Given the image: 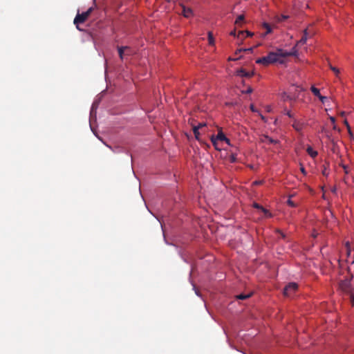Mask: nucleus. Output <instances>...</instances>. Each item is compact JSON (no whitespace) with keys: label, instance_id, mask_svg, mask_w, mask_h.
<instances>
[{"label":"nucleus","instance_id":"f257e3e1","mask_svg":"<svg viewBox=\"0 0 354 354\" xmlns=\"http://www.w3.org/2000/svg\"><path fill=\"white\" fill-rule=\"evenodd\" d=\"M288 55H290V53H283L282 49H278L275 52L269 53L267 56L257 59L256 63L263 66H268L276 62L283 63V61L281 59L286 57Z\"/></svg>","mask_w":354,"mask_h":354},{"label":"nucleus","instance_id":"f03ea898","mask_svg":"<svg viewBox=\"0 0 354 354\" xmlns=\"http://www.w3.org/2000/svg\"><path fill=\"white\" fill-rule=\"evenodd\" d=\"M211 142L217 151H221V148L218 147V144H225L226 146L230 145V140L225 136L221 130L218 131V134L211 136Z\"/></svg>","mask_w":354,"mask_h":354},{"label":"nucleus","instance_id":"7ed1b4c3","mask_svg":"<svg viewBox=\"0 0 354 354\" xmlns=\"http://www.w3.org/2000/svg\"><path fill=\"white\" fill-rule=\"evenodd\" d=\"M93 8H89L86 12H83L81 14H77L74 19V24L77 25L78 24L84 23L93 12ZM77 28L79 29L78 26Z\"/></svg>","mask_w":354,"mask_h":354},{"label":"nucleus","instance_id":"20e7f679","mask_svg":"<svg viewBox=\"0 0 354 354\" xmlns=\"http://www.w3.org/2000/svg\"><path fill=\"white\" fill-rule=\"evenodd\" d=\"M261 142L265 145H272L275 148H278L279 145L278 140L273 139L266 135H263L261 136Z\"/></svg>","mask_w":354,"mask_h":354},{"label":"nucleus","instance_id":"39448f33","mask_svg":"<svg viewBox=\"0 0 354 354\" xmlns=\"http://www.w3.org/2000/svg\"><path fill=\"white\" fill-rule=\"evenodd\" d=\"M298 288V286L296 283H290L286 285L283 290V294L286 296H290L293 292H295Z\"/></svg>","mask_w":354,"mask_h":354},{"label":"nucleus","instance_id":"423d86ee","mask_svg":"<svg viewBox=\"0 0 354 354\" xmlns=\"http://www.w3.org/2000/svg\"><path fill=\"white\" fill-rule=\"evenodd\" d=\"M339 288L346 292H350L351 290V282L348 279L342 281L339 283Z\"/></svg>","mask_w":354,"mask_h":354},{"label":"nucleus","instance_id":"0eeeda50","mask_svg":"<svg viewBox=\"0 0 354 354\" xmlns=\"http://www.w3.org/2000/svg\"><path fill=\"white\" fill-rule=\"evenodd\" d=\"M292 126L297 132L301 133L302 130L305 126V124L299 120L293 119V122H292Z\"/></svg>","mask_w":354,"mask_h":354},{"label":"nucleus","instance_id":"6e6552de","mask_svg":"<svg viewBox=\"0 0 354 354\" xmlns=\"http://www.w3.org/2000/svg\"><path fill=\"white\" fill-rule=\"evenodd\" d=\"M181 14L186 18H189L193 16V11L190 8H187L185 6H182Z\"/></svg>","mask_w":354,"mask_h":354},{"label":"nucleus","instance_id":"1a4fd4ad","mask_svg":"<svg viewBox=\"0 0 354 354\" xmlns=\"http://www.w3.org/2000/svg\"><path fill=\"white\" fill-rule=\"evenodd\" d=\"M254 74V72H248L243 68H240L236 71V75L241 77H251Z\"/></svg>","mask_w":354,"mask_h":354},{"label":"nucleus","instance_id":"9d476101","mask_svg":"<svg viewBox=\"0 0 354 354\" xmlns=\"http://www.w3.org/2000/svg\"><path fill=\"white\" fill-rule=\"evenodd\" d=\"M118 51L121 60H124L125 59V51H129V46H121L118 47Z\"/></svg>","mask_w":354,"mask_h":354},{"label":"nucleus","instance_id":"9b49d317","mask_svg":"<svg viewBox=\"0 0 354 354\" xmlns=\"http://www.w3.org/2000/svg\"><path fill=\"white\" fill-rule=\"evenodd\" d=\"M205 123H199L198 126H195L193 127V131L196 139H199V129H202L203 127H205Z\"/></svg>","mask_w":354,"mask_h":354},{"label":"nucleus","instance_id":"f8f14e48","mask_svg":"<svg viewBox=\"0 0 354 354\" xmlns=\"http://www.w3.org/2000/svg\"><path fill=\"white\" fill-rule=\"evenodd\" d=\"M310 90L312 91V93L317 97H318L319 98V100L324 102V100L326 98V97H324L322 95H321L320 94V92H319V90L318 88H317L315 86H311L310 88Z\"/></svg>","mask_w":354,"mask_h":354},{"label":"nucleus","instance_id":"ddd939ff","mask_svg":"<svg viewBox=\"0 0 354 354\" xmlns=\"http://www.w3.org/2000/svg\"><path fill=\"white\" fill-rule=\"evenodd\" d=\"M308 30H307V29H305L304 30V35L302 36L301 39L297 42L296 46L305 44L306 43L307 39H308Z\"/></svg>","mask_w":354,"mask_h":354},{"label":"nucleus","instance_id":"4468645a","mask_svg":"<svg viewBox=\"0 0 354 354\" xmlns=\"http://www.w3.org/2000/svg\"><path fill=\"white\" fill-rule=\"evenodd\" d=\"M263 27L266 30V32H265L264 35H266L272 32V28L268 23H263Z\"/></svg>","mask_w":354,"mask_h":354},{"label":"nucleus","instance_id":"2eb2a0df","mask_svg":"<svg viewBox=\"0 0 354 354\" xmlns=\"http://www.w3.org/2000/svg\"><path fill=\"white\" fill-rule=\"evenodd\" d=\"M297 46H295V47H293L290 52L283 51V53H290V55H288L286 57L297 55V50L296 49Z\"/></svg>","mask_w":354,"mask_h":354},{"label":"nucleus","instance_id":"dca6fc26","mask_svg":"<svg viewBox=\"0 0 354 354\" xmlns=\"http://www.w3.org/2000/svg\"><path fill=\"white\" fill-rule=\"evenodd\" d=\"M243 20H244V16L239 15L236 19L235 24L236 26H239V24H241L243 21Z\"/></svg>","mask_w":354,"mask_h":354},{"label":"nucleus","instance_id":"f3484780","mask_svg":"<svg viewBox=\"0 0 354 354\" xmlns=\"http://www.w3.org/2000/svg\"><path fill=\"white\" fill-rule=\"evenodd\" d=\"M240 35H245V37H250L252 35V33L249 31L240 30L238 32L237 37H239Z\"/></svg>","mask_w":354,"mask_h":354},{"label":"nucleus","instance_id":"a211bd4d","mask_svg":"<svg viewBox=\"0 0 354 354\" xmlns=\"http://www.w3.org/2000/svg\"><path fill=\"white\" fill-rule=\"evenodd\" d=\"M329 67H330V70L335 74V75L338 76V75L339 73V70L337 68L332 66L331 64H329Z\"/></svg>","mask_w":354,"mask_h":354},{"label":"nucleus","instance_id":"6ab92c4d","mask_svg":"<svg viewBox=\"0 0 354 354\" xmlns=\"http://www.w3.org/2000/svg\"><path fill=\"white\" fill-rule=\"evenodd\" d=\"M208 40H209V44L210 45H214V40L213 35L211 32H208Z\"/></svg>","mask_w":354,"mask_h":354},{"label":"nucleus","instance_id":"aec40b11","mask_svg":"<svg viewBox=\"0 0 354 354\" xmlns=\"http://www.w3.org/2000/svg\"><path fill=\"white\" fill-rule=\"evenodd\" d=\"M250 297V295L240 294V295L236 296V298L238 299L243 300V299L249 298Z\"/></svg>","mask_w":354,"mask_h":354},{"label":"nucleus","instance_id":"412c9836","mask_svg":"<svg viewBox=\"0 0 354 354\" xmlns=\"http://www.w3.org/2000/svg\"><path fill=\"white\" fill-rule=\"evenodd\" d=\"M288 17H289L288 15H281V16L278 17L277 21L279 22H282V21H284L285 20H286L287 19H288Z\"/></svg>","mask_w":354,"mask_h":354},{"label":"nucleus","instance_id":"4be33fe9","mask_svg":"<svg viewBox=\"0 0 354 354\" xmlns=\"http://www.w3.org/2000/svg\"><path fill=\"white\" fill-rule=\"evenodd\" d=\"M306 150L308 153V155H317V151H313V148L310 147H308Z\"/></svg>","mask_w":354,"mask_h":354},{"label":"nucleus","instance_id":"5701e85b","mask_svg":"<svg viewBox=\"0 0 354 354\" xmlns=\"http://www.w3.org/2000/svg\"><path fill=\"white\" fill-rule=\"evenodd\" d=\"M262 212L264 213V214L266 217L270 218L272 216V214L269 212V210L265 209L264 207H263Z\"/></svg>","mask_w":354,"mask_h":354},{"label":"nucleus","instance_id":"b1692460","mask_svg":"<svg viewBox=\"0 0 354 354\" xmlns=\"http://www.w3.org/2000/svg\"><path fill=\"white\" fill-rule=\"evenodd\" d=\"M282 99L284 100V101H286V100H292V97L288 95L286 93H283V95H282Z\"/></svg>","mask_w":354,"mask_h":354},{"label":"nucleus","instance_id":"393cba45","mask_svg":"<svg viewBox=\"0 0 354 354\" xmlns=\"http://www.w3.org/2000/svg\"><path fill=\"white\" fill-rule=\"evenodd\" d=\"M322 133L328 138L330 140L331 135L330 134V132L326 130L325 128L322 129Z\"/></svg>","mask_w":354,"mask_h":354},{"label":"nucleus","instance_id":"a878e982","mask_svg":"<svg viewBox=\"0 0 354 354\" xmlns=\"http://www.w3.org/2000/svg\"><path fill=\"white\" fill-rule=\"evenodd\" d=\"M287 203L289 206L292 207H295L297 206L296 203L292 201L290 198H289L288 201H287Z\"/></svg>","mask_w":354,"mask_h":354},{"label":"nucleus","instance_id":"bb28decb","mask_svg":"<svg viewBox=\"0 0 354 354\" xmlns=\"http://www.w3.org/2000/svg\"><path fill=\"white\" fill-rule=\"evenodd\" d=\"M225 158H229V161L230 162H234L235 161H236V156H225Z\"/></svg>","mask_w":354,"mask_h":354},{"label":"nucleus","instance_id":"cd10ccee","mask_svg":"<svg viewBox=\"0 0 354 354\" xmlns=\"http://www.w3.org/2000/svg\"><path fill=\"white\" fill-rule=\"evenodd\" d=\"M253 207L256 209H261V211L263 210V207L260 205L259 204L257 203H254L253 204Z\"/></svg>","mask_w":354,"mask_h":354},{"label":"nucleus","instance_id":"c85d7f7f","mask_svg":"<svg viewBox=\"0 0 354 354\" xmlns=\"http://www.w3.org/2000/svg\"><path fill=\"white\" fill-rule=\"evenodd\" d=\"M132 53H133V51L131 49V48H129V51H125V59H127V57L131 56L132 55Z\"/></svg>","mask_w":354,"mask_h":354},{"label":"nucleus","instance_id":"c756f323","mask_svg":"<svg viewBox=\"0 0 354 354\" xmlns=\"http://www.w3.org/2000/svg\"><path fill=\"white\" fill-rule=\"evenodd\" d=\"M284 111H285V114L286 115H288L290 118H293V115L292 114V113L290 111L285 110Z\"/></svg>","mask_w":354,"mask_h":354},{"label":"nucleus","instance_id":"7c9ffc66","mask_svg":"<svg viewBox=\"0 0 354 354\" xmlns=\"http://www.w3.org/2000/svg\"><path fill=\"white\" fill-rule=\"evenodd\" d=\"M263 183V180H256L252 183L254 185H260Z\"/></svg>","mask_w":354,"mask_h":354},{"label":"nucleus","instance_id":"2f4dec72","mask_svg":"<svg viewBox=\"0 0 354 354\" xmlns=\"http://www.w3.org/2000/svg\"><path fill=\"white\" fill-rule=\"evenodd\" d=\"M333 130H334V131H337V132H339V131H340L339 128H338V127L336 126V124H333Z\"/></svg>","mask_w":354,"mask_h":354},{"label":"nucleus","instance_id":"473e14b6","mask_svg":"<svg viewBox=\"0 0 354 354\" xmlns=\"http://www.w3.org/2000/svg\"><path fill=\"white\" fill-rule=\"evenodd\" d=\"M342 167H343V169H344V172H345L346 174H348V166H346V165H342Z\"/></svg>","mask_w":354,"mask_h":354},{"label":"nucleus","instance_id":"72a5a7b5","mask_svg":"<svg viewBox=\"0 0 354 354\" xmlns=\"http://www.w3.org/2000/svg\"><path fill=\"white\" fill-rule=\"evenodd\" d=\"M344 124H345V125L346 126V127L348 128V130L349 133H351V128H350V126H349V124H348V123L347 120H345V121H344Z\"/></svg>","mask_w":354,"mask_h":354},{"label":"nucleus","instance_id":"f704fd0d","mask_svg":"<svg viewBox=\"0 0 354 354\" xmlns=\"http://www.w3.org/2000/svg\"><path fill=\"white\" fill-rule=\"evenodd\" d=\"M250 109L253 112H257V110L255 109V107H254V106L253 104L250 105Z\"/></svg>","mask_w":354,"mask_h":354},{"label":"nucleus","instance_id":"c9c22d12","mask_svg":"<svg viewBox=\"0 0 354 354\" xmlns=\"http://www.w3.org/2000/svg\"><path fill=\"white\" fill-rule=\"evenodd\" d=\"M329 119L331 121L332 124H335V118L333 116H330Z\"/></svg>","mask_w":354,"mask_h":354},{"label":"nucleus","instance_id":"e433bc0d","mask_svg":"<svg viewBox=\"0 0 354 354\" xmlns=\"http://www.w3.org/2000/svg\"><path fill=\"white\" fill-rule=\"evenodd\" d=\"M351 303L352 306H354V295H351Z\"/></svg>","mask_w":354,"mask_h":354},{"label":"nucleus","instance_id":"4c0bfd02","mask_svg":"<svg viewBox=\"0 0 354 354\" xmlns=\"http://www.w3.org/2000/svg\"><path fill=\"white\" fill-rule=\"evenodd\" d=\"M252 50V48H248V49H239V50H238L236 52V54H237V53H238V52H241V51H243H243H246V50Z\"/></svg>","mask_w":354,"mask_h":354},{"label":"nucleus","instance_id":"58836bf2","mask_svg":"<svg viewBox=\"0 0 354 354\" xmlns=\"http://www.w3.org/2000/svg\"><path fill=\"white\" fill-rule=\"evenodd\" d=\"M252 92V88H248L246 91H245V93H251Z\"/></svg>","mask_w":354,"mask_h":354},{"label":"nucleus","instance_id":"ea45409f","mask_svg":"<svg viewBox=\"0 0 354 354\" xmlns=\"http://www.w3.org/2000/svg\"><path fill=\"white\" fill-rule=\"evenodd\" d=\"M277 232H278L279 234H281V236L283 238H284V237H285V234H284L281 231H280L279 230H277Z\"/></svg>","mask_w":354,"mask_h":354},{"label":"nucleus","instance_id":"a19ab883","mask_svg":"<svg viewBox=\"0 0 354 354\" xmlns=\"http://www.w3.org/2000/svg\"><path fill=\"white\" fill-rule=\"evenodd\" d=\"M301 169V171L304 174H306V171H305V169L303 166L301 167L300 168Z\"/></svg>","mask_w":354,"mask_h":354},{"label":"nucleus","instance_id":"79ce46f5","mask_svg":"<svg viewBox=\"0 0 354 354\" xmlns=\"http://www.w3.org/2000/svg\"><path fill=\"white\" fill-rule=\"evenodd\" d=\"M230 35H232V36H237L236 34V30H232L231 32H230Z\"/></svg>","mask_w":354,"mask_h":354},{"label":"nucleus","instance_id":"37998d69","mask_svg":"<svg viewBox=\"0 0 354 354\" xmlns=\"http://www.w3.org/2000/svg\"><path fill=\"white\" fill-rule=\"evenodd\" d=\"M224 145H225V144H218V147H220L222 149H224Z\"/></svg>","mask_w":354,"mask_h":354},{"label":"nucleus","instance_id":"c03bdc74","mask_svg":"<svg viewBox=\"0 0 354 354\" xmlns=\"http://www.w3.org/2000/svg\"><path fill=\"white\" fill-rule=\"evenodd\" d=\"M230 61H235L237 59L236 58H232V57H229L228 59Z\"/></svg>","mask_w":354,"mask_h":354},{"label":"nucleus","instance_id":"a18cd8bd","mask_svg":"<svg viewBox=\"0 0 354 354\" xmlns=\"http://www.w3.org/2000/svg\"><path fill=\"white\" fill-rule=\"evenodd\" d=\"M323 174L324 176H327L328 175V174L326 173V169L323 171Z\"/></svg>","mask_w":354,"mask_h":354},{"label":"nucleus","instance_id":"49530a36","mask_svg":"<svg viewBox=\"0 0 354 354\" xmlns=\"http://www.w3.org/2000/svg\"><path fill=\"white\" fill-rule=\"evenodd\" d=\"M331 191H332V192L335 193L336 192V187H333Z\"/></svg>","mask_w":354,"mask_h":354},{"label":"nucleus","instance_id":"de8ad7c7","mask_svg":"<svg viewBox=\"0 0 354 354\" xmlns=\"http://www.w3.org/2000/svg\"><path fill=\"white\" fill-rule=\"evenodd\" d=\"M245 37V35H240L239 37H238L239 38H241V37Z\"/></svg>","mask_w":354,"mask_h":354},{"label":"nucleus","instance_id":"09e8293b","mask_svg":"<svg viewBox=\"0 0 354 354\" xmlns=\"http://www.w3.org/2000/svg\"><path fill=\"white\" fill-rule=\"evenodd\" d=\"M344 113H345L344 112H342L341 115H342V116L344 115Z\"/></svg>","mask_w":354,"mask_h":354}]
</instances>
